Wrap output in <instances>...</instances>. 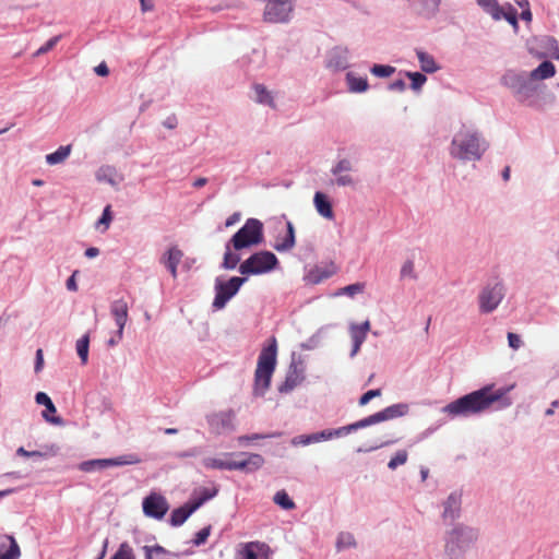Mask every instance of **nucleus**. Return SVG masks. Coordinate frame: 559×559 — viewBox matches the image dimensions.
I'll list each match as a JSON object with an SVG mask.
<instances>
[{
	"mask_svg": "<svg viewBox=\"0 0 559 559\" xmlns=\"http://www.w3.org/2000/svg\"><path fill=\"white\" fill-rule=\"evenodd\" d=\"M210 534H211V526L209 525V526L203 527L195 534V537L192 540L193 545L201 546V545L205 544Z\"/></svg>",
	"mask_w": 559,
	"mask_h": 559,
	"instance_id": "obj_53",
	"label": "nucleus"
},
{
	"mask_svg": "<svg viewBox=\"0 0 559 559\" xmlns=\"http://www.w3.org/2000/svg\"><path fill=\"white\" fill-rule=\"evenodd\" d=\"M43 367H44V354H43V349L38 348L36 350L34 371L36 373H38L39 371H41Z\"/></svg>",
	"mask_w": 559,
	"mask_h": 559,
	"instance_id": "obj_61",
	"label": "nucleus"
},
{
	"mask_svg": "<svg viewBox=\"0 0 559 559\" xmlns=\"http://www.w3.org/2000/svg\"><path fill=\"white\" fill-rule=\"evenodd\" d=\"M241 214L239 212L233 213L225 222L226 227L234 226L236 223L240 221Z\"/></svg>",
	"mask_w": 559,
	"mask_h": 559,
	"instance_id": "obj_64",
	"label": "nucleus"
},
{
	"mask_svg": "<svg viewBox=\"0 0 559 559\" xmlns=\"http://www.w3.org/2000/svg\"><path fill=\"white\" fill-rule=\"evenodd\" d=\"M296 245L295 227L290 221H286V234L278 235L273 248L278 252H287Z\"/></svg>",
	"mask_w": 559,
	"mask_h": 559,
	"instance_id": "obj_21",
	"label": "nucleus"
},
{
	"mask_svg": "<svg viewBox=\"0 0 559 559\" xmlns=\"http://www.w3.org/2000/svg\"><path fill=\"white\" fill-rule=\"evenodd\" d=\"M508 343L509 346L514 350L519 349L523 344L520 335L512 332L508 333Z\"/></svg>",
	"mask_w": 559,
	"mask_h": 559,
	"instance_id": "obj_57",
	"label": "nucleus"
},
{
	"mask_svg": "<svg viewBox=\"0 0 559 559\" xmlns=\"http://www.w3.org/2000/svg\"><path fill=\"white\" fill-rule=\"evenodd\" d=\"M501 15L516 33L519 31L518 12L512 5H508L507 10L501 7Z\"/></svg>",
	"mask_w": 559,
	"mask_h": 559,
	"instance_id": "obj_45",
	"label": "nucleus"
},
{
	"mask_svg": "<svg viewBox=\"0 0 559 559\" xmlns=\"http://www.w3.org/2000/svg\"><path fill=\"white\" fill-rule=\"evenodd\" d=\"M234 246H230V242L227 241L225 245V253L223 257V262L221 264V267L224 270H235L238 265V263L241 260V257L239 253L233 252Z\"/></svg>",
	"mask_w": 559,
	"mask_h": 559,
	"instance_id": "obj_32",
	"label": "nucleus"
},
{
	"mask_svg": "<svg viewBox=\"0 0 559 559\" xmlns=\"http://www.w3.org/2000/svg\"><path fill=\"white\" fill-rule=\"evenodd\" d=\"M281 435H282L281 432L245 435V436H240L238 438V442L240 444H242L245 442L254 441V440H261V439H267V438H277Z\"/></svg>",
	"mask_w": 559,
	"mask_h": 559,
	"instance_id": "obj_51",
	"label": "nucleus"
},
{
	"mask_svg": "<svg viewBox=\"0 0 559 559\" xmlns=\"http://www.w3.org/2000/svg\"><path fill=\"white\" fill-rule=\"evenodd\" d=\"M442 508L441 518L444 523L452 524L459 520L462 513V492L452 491L442 502Z\"/></svg>",
	"mask_w": 559,
	"mask_h": 559,
	"instance_id": "obj_11",
	"label": "nucleus"
},
{
	"mask_svg": "<svg viewBox=\"0 0 559 559\" xmlns=\"http://www.w3.org/2000/svg\"><path fill=\"white\" fill-rule=\"evenodd\" d=\"M479 530L465 523H456L444 533V556L447 559H465L468 550L477 543Z\"/></svg>",
	"mask_w": 559,
	"mask_h": 559,
	"instance_id": "obj_3",
	"label": "nucleus"
},
{
	"mask_svg": "<svg viewBox=\"0 0 559 559\" xmlns=\"http://www.w3.org/2000/svg\"><path fill=\"white\" fill-rule=\"evenodd\" d=\"M60 38H61L60 35L51 37L45 45H43L40 48H38V50L36 51V56L47 53L59 43Z\"/></svg>",
	"mask_w": 559,
	"mask_h": 559,
	"instance_id": "obj_56",
	"label": "nucleus"
},
{
	"mask_svg": "<svg viewBox=\"0 0 559 559\" xmlns=\"http://www.w3.org/2000/svg\"><path fill=\"white\" fill-rule=\"evenodd\" d=\"M442 0H405V7L411 15L430 21L440 13Z\"/></svg>",
	"mask_w": 559,
	"mask_h": 559,
	"instance_id": "obj_10",
	"label": "nucleus"
},
{
	"mask_svg": "<svg viewBox=\"0 0 559 559\" xmlns=\"http://www.w3.org/2000/svg\"><path fill=\"white\" fill-rule=\"evenodd\" d=\"M349 331L353 340V349L350 352V357H354L358 353L361 344L364 343L366 335L364 334V332H360L353 324L350 325Z\"/></svg>",
	"mask_w": 559,
	"mask_h": 559,
	"instance_id": "obj_43",
	"label": "nucleus"
},
{
	"mask_svg": "<svg viewBox=\"0 0 559 559\" xmlns=\"http://www.w3.org/2000/svg\"><path fill=\"white\" fill-rule=\"evenodd\" d=\"M302 369H299L296 362L289 365L285 381L278 386L281 393H289L304 380Z\"/></svg>",
	"mask_w": 559,
	"mask_h": 559,
	"instance_id": "obj_19",
	"label": "nucleus"
},
{
	"mask_svg": "<svg viewBox=\"0 0 559 559\" xmlns=\"http://www.w3.org/2000/svg\"><path fill=\"white\" fill-rule=\"evenodd\" d=\"M217 492H218V490L216 488H214V489L203 488L200 492V496L194 498L191 501L198 510L203 503H205L210 499L214 498L217 495Z\"/></svg>",
	"mask_w": 559,
	"mask_h": 559,
	"instance_id": "obj_47",
	"label": "nucleus"
},
{
	"mask_svg": "<svg viewBox=\"0 0 559 559\" xmlns=\"http://www.w3.org/2000/svg\"><path fill=\"white\" fill-rule=\"evenodd\" d=\"M418 278V274L415 271L414 257L408 258L404 261L400 270V280L401 281H416Z\"/></svg>",
	"mask_w": 559,
	"mask_h": 559,
	"instance_id": "obj_36",
	"label": "nucleus"
},
{
	"mask_svg": "<svg viewBox=\"0 0 559 559\" xmlns=\"http://www.w3.org/2000/svg\"><path fill=\"white\" fill-rule=\"evenodd\" d=\"M110 559H135V555L133 548L127 542H123Z\"/></svg>",
	"mask_w": 559,
	"mask_h": 559,
	"instance_id": "obj_46",
	"label": "nucleus"
},
{
	"mask_svg": "<svg viewBox=\"0 0 559 559\" xmlns=\"http://www.w3.org/2000/svg\"><path fill=\"white\" fill-rule=\"evenodd\" d=\"M263 239V223L258 218H248L228 241L235 251H240L260 245Z\"/></svg>",
	"mask_w": 559,
	"mask_h": 559,
	"instance_id": "obj_6",
	"label": "nucleus"
},
{
	"mask_svg": "<svg viewBox=\"0 0 559 559\" xmlns=\"http://www.w3.org/2000/svg\"><path fill=\"white\" fill-rule=\"evenodd\" d=\"M236 456H246L243 460H233L231 471H243L246 473H253L260 469L264 464V457L258 453L239 452L235 453Z\"/></svg>",
	"mask_w": 559,
	"mask_h": 559,
	"instance_id": "obj_14",
	"label": "nucleus"
},
{
	"mask_svg": "<svg viewBox=\"0 0 559 559\" xmlns=\"http://www.w3.org/2000/svg\"><path fill=\"white\" fill-rule=\"evenodd\" d=\"M318 438L316 436V432L310 435H299L292 439L293 445H309L311 443H317Z\"/></svg>",
	"mask_w": 559,
	"mask_h": 559,
	"instance_id": "obj_52",
	"label": "nucleus"
},
{
	"mask_svg": "<svg viewBox=\"0 0 559 559\" xmlns=\"http://www.w3.org/2000/svg\"><path fill=\"white\" fill-rule=\"evenodd\" d=\"M382 421H384V409L379 411L376 414L370 415L366 418H362L356 423L333 429V432H334L335 438H340V437L346 436L350 432H354L358 429H362V428L369 427L374 424H380Z\"/></svg>",
	"mask_w": 559,
	"mask_h": 559,
	"instance_id": "obj_13",
	"label": "nucleus"
},
{
	"mask_svg": "<svg viewBox=\"0 0 559 559\" xmlns=\"http://www.w3.org/2000/svg\"><path fill=\"white\" fill-rule=\"evenodd\" d=\"M246 276H231L227 281L222 280V277H216L215 280V297L212 304V307L215 310H221L225 308L227 302L237 295L240 287L247 282Z\"/></svg>",
	"mask_w": 559,
	"mask_h": 559,
	"instance_id": "obj_8",
	"label": "nucleus"
},
{
	"mask_svg": "<svg viewBox=\"0 0 559 559\" xmlns=\"http://www.w3.org/2000/svg\"><path fill=\"white\" fill-rule=\"evenodd\" d=\"M194 511H197V508L192 501H189L183 506L174 509L169 518V524L175 527L182 525Z\"/></svg>",
	"mask_w": 559,
	"mask_h": 559,
	"instance_id": "obj_23",
	"label": "nucleus"
},
{
	"mask_svg": "<svg viewBox=\"0 0 559 559\" xmlns=\"http://www.w3.org/2000/svg\"><path fill=\"white\" fill-rule=\"evenodd\" d=\"M509 88L518 103L533 108H539L537 94L539 85L531 80L525 71L508 70L500 80Z\"/></svg>",
	"mask_w": 559,
	"mask_h": 559,
	"instance_id": "obj_4",
	"label": "nucleus"
},
{
	"mask_svg": "<svg viewBox=\"0 0 559 559\" xmlns=\"http://www.w3.org/2000/svg\"><path fill=\"white\" fill-rule=\"evenodd\" d=\"M182 257L183 252L178 247H171L160 259V262L167 267L174 278L177 277V267Z\"/></svg>",
	"mask_w": 559,
	"mask_h": 559,
	"instance_id": "obj_22",
	"label": "nucleus"
},
{
	"mask_svg": "<svg viewBox=\"0 0 559 559\" xmlns=\"http://www.w3.org/2000/svg\"><path fill=\"white\" fill-rule=\"evenodd\" d=\"M88 348H90V334H84L81 338L76 341V353L82 361V364H86L88 359Z\"/></svg>",
	"mask_w": 559,
	"mask_h": 559,
	"instance_id": "obj_40",
	"label": "nucleus"
},
{
	"mask_svg": "<svg viewBox=\"0 0 559 559\" xmlns=\"http://www.w3.org/2000/svg\"><path fill=\"white\" fill-rule=\"evenodd\" d=\"M116 175V170L111 166H102L95 174L97 181L107 182L111 186H116V181L114 179Z\"/></svg>",
	"mask_w": 559,
	"mask_h": 559,
	"instance_id": "obj_39",
	"label": "nucleus"
},
{
	"mask_svg": "<svg viewBox=\"0 0 559 559\" xmlns=\"http://www.w3.org/2000/svg\"><path fill=\"white\" fill-rule=\"evenodd\" d=\"M408 404L397 403L386 406V420L402 417L408 413Z\"/></svg>",
	"mask_w": 559,
	"mask_h": 559,
	"instance_id": "obj_42",
	"label": "nucleus"
},
{
	"mask_svg": "<svg viewBox=\"0 0 559 559\" xmlns=\"http://www.w3.org/2000/svg\"><path fill=\"white\" fill-rule=\"evenodd\" d=\"M271 548L262 542H249L239 550L240 559H258L259 557L267 559Z\"/></svg>",
	"mask_w": 559,
	"mask_h": 559,
	"instance_id": "obj_18",
	"label": "nucleus"
},
{
	"mask_svg": "<svg viewBox=\"0 0 559 559\" xmlns=\"http://www.w3.org/2000/svg\"><path fill=\"white\" fill-rule=\"evenodd\" d=\"M110 312L118 328L117 334L122 338L123 329L128 319V304L123 299L115 300L110 306Z\"/></svg>",
	"mask_w": 559,
	"mask_h": 559,
	"instance_id": "obj_20",
	"label": "nucleus"
},
{
	"mask_svg": "<svg viewBox=\"0 0 559 559\" xmlns=\"http://www.w3.org/2000/svg\"><path fill=\"white\" fill-rule=\"evenodd\" d=\"M336 549L337 551H343L349 548L356 547V540L352 533L342 532L338 534L336 539Z\"/></svg>",
	"mask_w": 559,
	"mask_h": 559,
	"instance_id": "obj_37",
	"label": "nucleus"
},
{
	"mask_svg": "<svg viewBox=\"0 0 559 559\" xmlns=\"http://www.w3.org/2000/svg\"><path fill=\"white\" fill-rule=\"evenodd\" d=\"M252 99L260 105L275 108L273 95L263 84L253 85Z\"/></svg>",
	"mask_w": 559,
	"mask_h": 559,
	"instance_id": "obj_28",
	"label": "nucleus"
},
{
	"mask_svg": "<svg viewBox=\"0 0 559 559\" xmlns=\"http://www.w3.org/2000/svg\"><path fill=\"white\" fill-rule=\"evenodd\" d=\"M9 543V549L0 555V559H19L21 556L20 547L13 536H0V547H4Z\"/></svg>",
	"mask_w": 559,
	"mask_h": 559,
	"instance_id": "obj_31",
	"label": "nucleus"
},
{
	"mask_svg": "<svg viewBox=\"0 0 559 559\" xmlns=\"http://www.w3.org/2000/svg\"><path fill=\"white\" fill-rule=\"evenodd\" d=\"M488 147L489 143L478 129L464 124L453 135L449 154L452 158L463 163L478 162Z\"/></svg>",
	"mask_w": 559,
	"mask_h": 559,
	"instance_id": "obj_2",
	"label": "nucleus"
},
{
	"mask_svg": "<svg viewBox=\"0 0 559 559\" xmlns=\"http://www.w3.org/2000/svg\"><path fill=\"white\" fill-rule=\"evenodd\" d=\"M277 342L274 336L270 338L267 346L263 347L254 372L253 394L263 396L270 388L272 374L276 367Z\"/></svg>",
	"mask_w": 559,
	"mask_h": 559,
	"instance_id": "obj_5",
	"label": "nucleus"
},
{
	"mask_svg": "<svg viewBox=\"0 0 559 559\" xmlns=\"http://www.w3.org/2000/svg\"><path fill=\"white\" fill-rule=\"evenodd\" d=\"M142 506L144 514L156 520H162L169 508L166 498L157 493L144 498Z\"/></svg>",
	"mask_w": 559,
	"mask_h": 559,
	"instance_id": "obj_12",
	"label": "nucleus"
},
{
	"mask_svg": "<svg viewBox=\"0 0 559 559\" xmlns=\"http://www.w3.org/2000/svg\"><path fill=\"white\" fill-rule=\"evenodd\" d=\"M141 462V459L134 454H124L118 457L105 459V465L108 467L133 465Z\"/></svg>",
	"mask_w": 559,
	"mask_h": 559,
	"instance_id": "obj_33",
	"label": "nucleus"
},
{
	"mask_svg": "<svg viewBox=\"0 0 559 559\" xmlns=\"http://www.w3.org/2000/svg\"><path fill=\"white\" fill-rule=\"evenodd\" d=\"M415 51L423 72L435 73L441 69L432 55L423 49H416Z\"/></svg>",
	"mask_w": 559,
	"mask_h": 559,
	"instance_id": "obj_26",
	"label": "nucleus"
},
{
	"mask_svg": "<svg viewBox=\"0 0 559 559\" xmlns=\"http://www.w3.org/2000/svg\"><path fill=\"white\" fill-rule=\"evenodd\" d=\"M350 53L346 47H334L326 57V67L334 71L345 70L349 67Z\"/></svg>",
	"mask_w": 559,
	"mask_h": 559,
	"instance_id": "obj_16",
	"label": "nucleus"
},
{
	"mask_svg": "<svg viewBox=\"0 0 559 559\" xmlns=\"http://www.w3.org/2000/svg\"><path fill=\"white\" fill-rule=\"evenodd\" d=\"M556 74V68L551 61H543L536 69L528 73L531 80H547Z\"/></svg>",
	"mask_w": 559,
	"mask_h": 559,
	"instance_id": "obj_29",
	"label": "nucleus"
},
{
	"mask_svg": "<svg viewBox=\"0 0 559 559\" xmlns=\"http://www.w3.org/2000/svg\"><path fill=\"white\" fill-rule=\"evenodd\" d=\"M382 390L381 389H373L369 390L366 393H364L359 399V405L365 406L367 405L372 399L377 396H381Z\"/></svg>",
	"mask_w": 559,
	"mask_h": 559,
	"instance_id": "obj_55",
	"label": "nucleus"
},
{
	"mask_svg": "<svg viewBox=\"0 0 559 559\" xmlns=\"http://www.w3.org/2000/svg\"><path fill=\"white\" fill-rule=\"evenodd\" d=\"M111 221H112L111 207H110V205H107L104 209L102 216L99 217V219L97 222V227H99L100 225H104L103 230H106V229H108Z\"/></svg>",
	"mask_w": 559,
	"mask_h": 559,
	"instance_id": "obj_54",
	"label": "nucleus"
},
{
	"mask_svg": "<svg viewBox=\"0 0 559 559\" xmlns=\"http://www.w3.org/2000/svg\"><path fill=\"white\" fill-rule=\"evenodd\" d=\"M35 401L39 405H44L46 411L43 412V417L52 424H61L62 419L60 417H49L48 413H56V406L52 403L51 399L45 392H38L35 395Z\"/></svg>",
	"mask_w": 559,
	"mask_h": 559,
	"instance_id": "obj_25",
	"label": "nucleus"
},
{
	"mask_svg": "<svg viewBox=\"0 0 559 559\" xmlns=\"http://www.w3.org/2000/svg\"><path fill=\"white\" fill-rule=\"evenodd\" d=\"M105 468H107L105 465V459L87 460L79 464V469L85 473H93L96 471H103Z\"/></svg>",
	"mask_w": 559,
	"mask_h": 559,
	"instance_id": "obj_38",
	"label": "nucleus"
},
{
	"mask_svg": "<svg viewBox=\"0 0 559 559\" xmlns=\"http://www.w3.org/2000/svg\"><path fill=\"white\" fill-rule=\"evenodd\" d=\"M504 297V286L501 282L487 284L478 296L479 310L490 313L498 308Z\"/></svg>",
	"mask_w": 559,
	"mask_h": 559,
	"instance_id": "obj_9",
	"label": "nucleus"
},
{
	"mask_svg": "<svg viewBox=\"0 0 559 559\" xmlns=\"http://www.w3.org/2000/svg\"><path fill=\"white\" fill-rule=\"evenodd\" d=\"M78 273H79V271H74L73 274L67 280L66 286H67V289L70 292L78 290V285H76V280H75V276Z\"/></svg>",
	"mask_w": 559,
	"mask_h": 559,
	"instance_id": "obj_62",
	"label": "nucleus"
},
{
	"mask_svg": "<svg viewBox=\"0 0 559 559\" xmlns=\"http://www.w3.org/2000/svg\"><path fill=\"white\" fill-rule=\"evenodd\" d=\"M313 203H314V206H316V210L318 211V213L323 216L324 218H333L334 216V213H333V209H332V203L331 201L329 200L328 195L324 194L323 192H316L314 193V198H313Z\"/></svg>",
	"mask_w": 559,
	"mask_h": 559,
	"instance_id": "obj_27",
	"label": "nucleus"
},
{
	"mask_svg": "<svg viewBox=\"0 0 559 559\" xmlns=\"http://www.w3.org/2000/svg\"><path fill=\"white\" fill-rule=\"evenodd\" d=\"M71 153V145L59 146L53 153L46 155V163L48 165H57L64 162Z\"/></svg>",
	"mask_w": 559,
	"mask_h": 559,
	"instance_id": "obj_35",
	"label": "nucleus"
},
{
	"mask_svg": "<svg viewBox=\"0 0 559 559\" xmlns=\"http://www.w3.org/2000/svg\"><path fill=\"white\" fill-rule=\"evenodd\" d=\"M386 88L393 92H403L406 88V82L403 79H397L390 82Z\"/></svg>",
	"mask_w": 559,
	"mask_h": 559,
	"instance_id": "obj_58",
	"label": "nucleus"
},
{
	"mask_svg": "<svg viewBox=\"0 0 559 559\" xmlns=\"http://www.w3.org/2000/svg\"><path fill=\"white\" fill-rule=\"evenodd\" d=\"M234 455L235 453H225L224 457H206L203 460V465L212 469L231 471L233 460L230 457Z\"/></svg>",
	"mask_w": 559,
	"mask_h": 559,
	"instance_id": "obj_30",
	"label": "nucleus"
},
{
	"mask_svg": "<svg viewBox=\"0 0 559 559\" xmlns=\"http://www.w3.org/2000/svg\"><path fill=\"white\" fill-rule=\"evenodd\" d=\"M347 90L350 93H364L368 90L369 84L366 76H360L354 71H348L345 75Z\"/></svg>",
	"mask_w": 559,
	"mask_h": 559,
	"instance_id": "obj_24",
	"label": "nucleus"
},
{
	"mask_svg": "<svg viewBox=\"0 0 559 559\" xmlns=\"http://www.w3.org/2000/svg\"><path fill=\"white\" fill-rule=\"evenodd\" d=\"M200 453H201V450L199 448H191L187 451H181V452L176 453L175 456L178 459L192 457V456H198Z\"/></svg>",
	"mask_w": 559,
	"mask_h": 559,
	"instance_id": "obj_59",
	"label": "nucleus"
},
{
	"mask_svg": "<svg viewBox=\"0 0 559 559\" xmlns=\"http://www.w3.org/2000/svg\"><path fill=\"white\" fill-rule=\"evenodd\" d=\"M278 265L277 257L266 250L252 253L248 259L242 261L238 267V272L247 278L250 275H261L275 270Z\"/></svg>",
	"mask_w": 559,
	"mask_h": 559,
	"instance_id": "obj_7",
	"label": "nucleus"
},
{
	"mask_svg": "<svg viewBox=\"0 0 559 559\" xmlns=\"http://www.w3.org/2000/svg\"><path fill=\"white\" fill-rule=\"evenodd\" d=\"M407 457H408V453L406 450L402 449V450H399L391 459L390 461L388 462L386 466L391 469H395L397 468L399 466L403 465L406 463L407 461Z\"/></svg>",
	"mask_w": 559,
	"mask_h": 559,
	"instance_id": "obj_48",
	"label": "nucleus"
},
{
	"mask_svg": "<svg viewBox=\"0 0 559 559\" xmlns=\"http://www.w3.org/2000/svg\"><path fill=\"white\" fill-rule=\"evenodd\" d=\"M316 436L318 438V442L326 441V440H331V439L335 438L333 429H325L322 431H318V432H316Z\"/></svg>",
	"mask_w": 559,
	"mask_h": 559,
	"instance_id": "obj_60",
	"label": "nucleus"
},
{
	"mask_svg": "<svg viewBox=\"0 0 559 559\" xmlns=\"http://www.w3.org/2000/svg\"><path fill=\"white\" fill-rule=\"evenodd\" d=\"M273 501L275 504H277L284 510H293L296 507L295 502L292 500V498L285 490H278L274 495Z\"/></svg>",
	"mask_w": 559,
	"mask_h": 559,
	"instance_id": "obj_41",
	"label": "nucleus"
},
{
	"mask_svg": "<svg viewBox=\"0 0 559 559\" xmlns=\"http://www.w3.org/2000/svg\"><path fill=\"white\" fill-rule=\"evenodd\" d=\"M142 549L144 551L145 559H153V555H156V556H169L170 555V551L160 545H154V546L145 545L142 547Z\"/></svg>",
	"mask_w": 559,
	"mask_h": 559,
	"instance_id": "obj_50",
	"label": "nucleus"
},
{
	"mask_svg": "<svg viewBox=\"0 0 559 559\" xmlns=\"http://www.w3.org/2000/svg\"><path fill=\"white\" fill-rule=\"evenodd\" d=\"M510 389L493 390V385H485L447 404L441 412L450 418H468L487 412L495 403H499L498 408H506L512 404L506 396Z\"/></svg>",
	"mask_w": 559,
	"mask_h": 559,
	"instance_id": "obj_1",
	"label": "nucleus"
},
{
	"mask_svg": "<svg viewBox=\"0 0 559 559\" xmlns=\"http://www.w3.org/2000/svg\"><path fill=\"white\" fill-rule=\"evenodd\" d=\"M353 170L352 160L342 158L332 167L331 173L335 176V183L338 187H349L355 185L354 178L349 175Z\"/></svg>",
	"mask_w": 559,
	"mask_h": 559,
	"instance_id": "obj_15",
	"label": "nucleus"
},
{
	"mask_svg": "<svg viewBox=\"0 0 559 559\" xmlns=\"http://www.w3.org/2000/svg\"><path fill=\"white\" fill-rule=\"evenodd\" d=\"M543 43H544V46L548 49H556L558 48V41L556 40V38L551 37V36H545L543 38Z\"/></svg>",
	"mask_w": 559,
	"mask_h": 559,
	"instance_id": "obj_63",
	"label": "nucleus"
},
{
	"mask_svg": "<svg viewBox=\"0 0 559 559\" xmlns=\"http://www.w3.org/2000/svg\"><path fill=\"white\" fill-rule=\"evenodd\" d=\"M477 4L495 21L502 19L501 7L497 0H476Z\"/></svg>",
	"mask_w": 559,
	"mask_h": 559,
	"instance_id": "obj_34",
	"label": "nucleus"
},
{
	"mask_svg": "<svg viewBox=\"0 0 559 559\" xmlns=\"http://www.w3.org/2000/svg\"><path fill=\"white\" fill-rule=\"evenodd\" d=\"M364 288H365L364 284H361V283H354V284H350V285H347L345 287L340 288L335 293V296L346 295L348 297H354L357 294L362 293Z\"/></svg>",
	"mask_w": 559,
	"mask_h": 559,
	"instance_id": "obj_49",
	"label": "nucleus"
},
{
	"mask_svg": "<svg viewBox=\"0 0 559 559\" xmlns=\"http://www.w3.org/2000/svg\"><path fill=\"white\" fill-rule=\"evenodd\" d=\"M406 76L411 80V87L415 92H419L427 82V76L421 72H406Z\"/></svg>",
	"mask_w": 559,
	"mask_h": 559,
	"instance_id": "obj_44",
	"label": "nucleus"
},
{
	"mask_svg": "<svg viewBox=\"0 0 559 559\" xmlns=\"http://www.w3.org/2000/svg\"><path fill=\"white\" fill-rule=\"evenodd\" d=\"M235 414L233 411L219 412L207 416V423L215 433L233 429Z\"/></svg>",
	"mask_w": 559,
	"mask_h": 559,
	"instance_id": "obj_17",
	"label": "nucleus"
}]
</instances>
